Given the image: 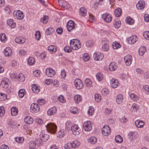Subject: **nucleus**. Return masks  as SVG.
Listing matches in <instances>:
<instances>
[{
	"label": "nucleus",
	"mask_w": 149,
	"mask_h": 149,
	"mask_svg": "<svg viewBox=\"0 0 149 149\" xmlns=\"http://www.w3.org/2000/svg\"><path fill=\"white\" fill-rule=\"evenodd\" d=\"M87 10L84 7H81L80 9V14L83 16H84L86 15Z\"/></svg>",
	"instance_id": "36"
},
{
	"label": "nucleus",
	"mask_w": 149,
	"mask_h": 149,
	"mask_svg": "<svg viewBox=\"0 0 149 149\" xmlns=\"http://www.w3.org/2000/svg\"><path fill=\"white\" fill-rule=\"evenodd\" d=\"M54 31L53 28L50 27L47 29L45 31V33L47 35H49L53 32Z\"/></svg>",
	"instance_id": "39"
},
{
	"label": "nucleus",
	"mask_w": 149,
	"mask_h": 149,
	"mask_svg": "<svg viewBox=\"0 0 149 149\" xmlns=\"http://www.w3.org/2000/svg\"><path fill=\"white\" fill-rule=\"evenodd\" d=\"M17 18L18 19H22L24 17L23 13L20 10H18L16 13Z\"/></svg>",
	"instance_id": "26"
},
{
	"label": "nucleus",
	"mask_w": 149,
	"mask_h": 149,
	"mask_svg": "<svg viewBox=\"0 0 149 149\" xmlns=\"http://www.w3.org/2000/svg\"><path fill=\"white\" fill-rule=\"evenodd\" d=\"M40 70H35L33 72V75L35 77H37L40 76Z\"/></svg>",
	"instance_id": "62"
},
{
	"label": "nucleus",
	"mask_w": 149,
	"mask_h": 149,
	"mask_svg": "<svg viewBox=\"0 0 149 149\" xmlns=\"http://www.w3.org/2000/svg\"><path fill=\"white\" fill-rule=\"evenodd\" d=\"M74 100L75 103H78L79 102H81L82 100L81 96L79 95H76L74 97Z\"/></svg>",
	"instance_id": "28"
},
{
	"label": "nucleus",
	"mask_w": 149,
	"mask_h": 149,
	"mask_svg": "<svg viewBox=\"0 0 149 149\" xmlns=\"http://www.w3.org/2000/svg\"><path fill=\"white\" fill-rule=\"evenodd\" d=\"M46 74L49 77H52L55 74V72L52 68H49L46 70Z\"/></svg>",
	"instance_id": "11"
},
{
	"label": "nucleus",
	"mask_w": 149,
	"mask_h": 149,
	"mask_svg": "<svg viewBox=\"0 0 149 149\" xmlns=\"http://www.w3.org/2000/svg\"><path fill=\"white\" fill-rule=\"evenodd\" d=\"M41 21L44 24L46 23L48 21V17L46 15L44 16L41 19Z\"/></svg>",
	"instance_id": "57"
},
{
	"label": "nucleus",
	"mask_w": 149,
	"mask_h": 149,
	"mask_svg": "<svg viewBox=\"0 0 149 149\" xmlns=\"http://www.w3.org/2000/svg\"><path fill=\"white\" fill-rule=\"evenodd\" d=\"M123 100V96L122 94H119L116 96V102L118 104H120Z\"/></svg>",
	"instance_id": "19"
},
{
	"label": "nucleus",
	"mask_w": 149,
	"mask_h": 149,
	"mask_svg": "<svg viewBox=\"0 0 149 149\" xmlns=\"http://www.w3.org/2000/svg\"><path fill=\"white\" fill-rule=\"evenodd\" d=\"M135 124L136 126L139 128H141L144 125V122L142 120H138L135 121Z\"/></svg>",
	"instance_id": "21"
},
{
	"label": "nucleus",
	"mask_w": 149,
	"mask_h": 149,
	"mask_svg": "<svg viewBox=\"0 0 149 149\" xmlns=\"http://www.w3.org/2000/svg\"><path fill=\"white\" fill-rule=\"evenodd\" d=\"M143 91H146L145 92L147 94H149V86L148 85L144 86L143 87Z\"/></svg>",
	"instance_id": "58"
},
{
	"label": "nucleus",
	"mask_w": 149,
	"mask_h": 149,
	"mask_svg": "<svg viewBox=\"0 0 149 149\" xmlns=\"http://www.w3.org/2000/svg\"><path fill=\"white\" fill-rule=\"evenodd\" d=\"M85 83L86 85L88 87H91L92 86V82L89 79H86L85 80Z\"/></svg>",
	"instance_id": "31"
},
{
	"label": "nucleus",
	"mask_w": 149,
	"mask_h": 149,
	"mask_svg": "<svg viewBox=\"0 0 149 149\" xmlns=\"http://www.w3.org/2000/svg\"><path fill=\"white\" fill-rule=\"evenodd\" d=\"M94 113V110L93 108H90L88 111V113L91 116L93 115Z\"/></svg>",
	"instance_id": "63"
},
{
	"label": "nucleus",
	"mask_w": 149,
	"mask_h": 149,
	"mask_svg": "<svg viewBox=\"0 0 149 149\" xmlns=\"http://www.w3.org/2000/svg\"><path fill=\"white\" fill-rule=\"evenodd\" d=\"M5 113L4 108L3 106L0 107V116L1 117L3 116Z\"/></svg>",
	"instance_id": "59"
},
{
	"label": "nucleus",
	"mask_w": 149,
	"mask_h": 149,
	"mask_svg": "<svg viewBox=\"0 0 149 149\" xmlns=\"http://www.w3.org/2000/svg\"><path fill=\"white\" fill-rule=\"evenodd\" d=\"M97 79L99 81H100L103 79V75L100 73H98L96 75Z\"/></svg>",
	"instance_id": "49"
},
{
	"label": "nucleus",
	"mask_w": 149,
	"mask_h": 149,
	"mask_svg": "<svg viewBox=\"0 0 149 149\" xmlns=\"http://www.w3.org/2000/svg\"><path fill=\"white\" fill-rule=\"evenodd\" d=\"M66 131L64 130H60L58 132V134L59 137H63L66 133Z\"/></svg>",
	"instance_id": "54"
},
{
	"label": "nucleus",
	"mask_w": 149,
	"mask_h": 149,
	"mask_svg": "<svg viewBox=\"0 0 149 149\" xmlns=\"http://www.w3.org/2000/svg\"><path fill=\"white\" fill-rule=\"evenodd\" d=\"M15 139L18 143H22L24 141V138L23 137H16L15 138Z\"/></svg>",
	"instance_id": "46"
},
{
	"label": "nucleus",
	"mask_w": 149,
	"mask_h": 149,
	"mask_svg": "<svg viewBox=\"0 0 149 149\" xmlns=\"http://www.w3.org/2000/svg\"><path fill=\"white\" fill-rule=\"evenodd\" d=\"M70 111L71 112L74 114L77 113H79L78 109L76 107H71Z\"/></svg>",
	"instance_id": "44"
},
{
	"label": "nucleus",
	"mask_w": 149,
	"mask_h": 149,
	"mask_svg": "<svg viewBox=\"0 0 149 149\" xmlns=\"http://www.w3.org/2000/svg\"><path fill=\"white\" fill-rule=\"evenodd\" d=\"M124 60L126 65H129L132 63V57L130 55L128 54L125 57Z\"/></svg>",
	"instance_id": "12"
},
{
	"label": "nucleus",
	"mask_w": 149,
	"mask_h": 149,
	"mask_svg": "<svg viewBox=\"0 0 149 149\" xmlns=\"http://www.w3.org/2000/svg\"><path fill=\"white\" fill-rule=\"evenodd\" d=\"M130 98L133 100L137 101L139 99V97L134 93H131L130 95Z\"/></svg>",
	"instance_id": "41"
},
{
	"label": "nucleus",
	"mask_w": 149,
	"mask_h": 149,
	"mask_svg": "<svg viewBox=\"0 0 149 149\" xmlns=\"http://www.w3.org/2000/svg\"><path fill=\"white\" fill-rule=\"evenodd\" d=\"M146 51V48L145 47H141L139 50V54L142 56L144 53Z\"/></svg>",
	"instance_id": "47"
},
{
	"label": "nucleus",
	"mask_w": 149,
	"mask_h": 149,
	"mask_svg": "<svg viewBox=\"0 0 149 149\" xmlns=\"http://www.w3.org/2000/svg\"><path fill=\"white\" fill-rule=\"evenodd\" d=\"M112 45L113 48L114 49H117L121 47V45L120 43H118L117 42H113Z\"/></svg>",
	"instance_id": "37"
},
{
	"label": "nucleus",
	"mask_w": 149,
	"mask_h": 149,
	"mask_svg": "<svg viewBox=\"0 0 149 149\" xmlns=\"http://www.w3.org/2000/svg\"><path fill=\"white\" fill-rule=\"evenodd\" d=\"M32 90L33 92L36 93H38L40 91L39 87L37 86L35 84L32 85Z\"/></svg>",
	"instance_id": "29"
},
{
	"label": "nucleus",
	"mask_w": 149,
	"mask_h": 149,
	"mask_svg": "<svg viewBox=\"0 0 149 149\" xmlns=\"http://www.w3.org/2000/svg\"><path fill=\"white\" fill-rule=\"evenodd\" d=\"M121 10L120 8L116 9L114 11V14L116 17H120L121 15Z\"/></svg>",
	"instance_id": "32"
},
{
	"label": "nucleus",
	"mask_w": 149,
	"mask_h": 149,
	"mask_svg": "<svg viewBox=\"0 0 149 149\" xmlns=\"http://www.w3.org/2000/svg\"><path fill=\"white\" fill-rule=\"evenodd\" d=\"M73 148H77L80 145V143L78 140H75L72 143Z\"/></svg>",
	"instance_id": "42"
},
{
	"label": "nucleus",
	"mask_w": 149,
	"mask_h": 149,
	"mask_svg": "<svg viewBox=\"0 0 149 149\" xmlns=\"http://www.w3.org/2000/svg\"><path fill=\"white\" fill-rule=\"evenodd\" d=\"M139 108V106L138 105L134 103L132 105V107L130 109V110L131 111H136Z\"/></svg>",
	"instance_id": "38"
},
{
	"label": "nucleus",
	"mask_w": 149,
	"mask_h": 149,
	"mask_svg": "<svg viewBox=\"0 0 149 149\" xmlns=\"http://www.w3.org/2000/svg\"><path fill=\"white\" fill-rule=\"evenodd\" d=\"M83 58L84 61H87L89 59V56L88 54H85L83 55Z\"/></svg>",
	"instance_id": "60"
},
{
	"label": "nucleus",
	"mask_w": 149,
	"mask_h": 149,
	"mask_svg": "<svg viewBox=\"0 0 149 149\" xmlns=\"http://www.w3.org/2000/svg\"><path fill=\"white\" fill-rule=\"evenodd\" d=\"M6 39L7 38L5 34H0V40L2 42H5Z\"/></svg>",
	"instance_id": "43"
},
{
	"label": "nucleus",
	"mask_w": 149,
	"mask_h": 149,
	"mask_svg": "<svg viewBox=\"0 0 149 149\" xmlns=\"http://www.w3.org/2000/svg\"><path fill=\"white\" fill-rule=\"evenodd\" d=\"M111 129L107 125L104 126L102 131V134L105 136H107L110 133Z\"/></svg>",
	"instance_id": "5"
},
{
	"label": "nucleus",
	"mask_w": 149,
	"mask_h": 149,
	"mask_svg": "<svg viewBox=\"0 0 149 149\" xmlns=\"http://www.w3.org/2000/svg\"><path fill=\"white\" fill-rule=\"evenodd\" d=\"M137 40V38L136 36L134 35L130 37L127 39L128 42L131 44H134Z\"/></svg>",
	"instance_id": "14"
},
{
	"label": "nucleus",
	"mask_w": 149,
	"mask_h": 149,
	"mask_svg": "<svg viewBox=\"0 0 149 149\" xmlns=\"http://www.w3.org/2000/svg\"><path fill=\"white\" fill-rule=\"evenodd\" d=\"M117 20L114 24V26L116 28L118 29L120 27L121 24L120 21L118 19Z\"/></svg>",
	"instance_id": "56"
},
{
	"label": "nucleus",
	"mask_w": 149,
	"mask_h": 149,
	"mask_svg": "<svg viewBox=\"0 0 149 149\" xmlns=\"http://www.w3.org/2000/svg\"><path fill=\"white\" fill-rule=\"evenodd\" d=\"M74 22L72 20H69L67 24V28L69 31L74 29Z\"/></svg>",
	"instance_id": "13"
},
{
	"label": "nucleus",
	"mask_w": 149,
	"mask_h": 149,
	"mask_svg": "<svg viewBox=\"0 0 149 149\" xmlns=\"http://www.w3.org/2000/svg\"><path fill=\"white\" fill-rule=\"evenodd\" d=\"M89 141L92 144H95L97 141V139L95 137H91L89 139Z\"/></svg>",
	"instance_id": "61"
},
{
	"label": "nucleus",
	"mask_w": 149,
	"mask_h": 149,
	"mask_svg": "<svg viewBox=\"0 0 149 149\" xmlns=\"http://www.w3.org/2000/svg\"><path fill=\"white\" fill-rule=\"evenodd\" d=\"M74 83L75 87L77 89H81L83 87V84L82 81L79 79H76L74 81Z\"/></svg>",
	"instance_id": "4"
},
{
	"label": "nucleus",
	"mask_w": 149,
	"mask_h": 149,
	"mask_svg": "<svg viewBox=\"0 0 149 149\" xmlns=\"http://www.w3.org/2000/svg\"><path fill=\"white\" fill-rule=\"evenodd\" d=\"M16 42L20 44L24 43L25 42V39L22 37L18 36L15 39Z\"/></svg>",
	"instance_id": "16"
},
{
	"label": "nucleus",
	"mask_w": 149,
	"mask_h": 149,
	"mask_svg": "<svg viewBox=\"0 0 149 149\" xmlns=\"http://www.w3.org/2000/svg\"><path fill=\"white\" fill-rule=\"evenodd\" d=\"M25 93V90L24 89H20L19 91L18 95L20 98L23 97Z\"/></svg>",
	"instance_id": "45"
},
{
	"label": "nucleus",
	"mask_w": 149,
	"mask_h": 149,
	"mask_svg": "<svg viewBox=\"0 0 149 149\" xmlns=\"http://www.w3.org/2000/svg\"><path fill=\"white\" fill-rule=\"evenodd\" d=\"M115 139L116 142L117 143H121L123 141L122 137L119 135L116 136Z\"/></svg>",
	"instance_id": "40"
},
{
	"label": "nucleus",
	"mask_w": 149,
	"mask_h": 149,
	"mask_svg": "<svg viewBox=\"0 0 149 149\" xmlns=\"http://www.w3.org/2000/svg\"><path fill=\"white\" fill-rule=\"evenodd\" d=\"M91 123L90 121H86L83 123V127L85 131H90L92 130Z\"/></svg>",
	"instance_id": "3"
},
{
	"label": "nucleus",
	"mask_w": 149,
	"mask_h": 149,
	"mask_svg": "<svg viewBox=\"0 0 149 149\" xmlns=\"http://www.w3.org/2000/svg\"><path fill=\"white\" fill-rule=\"evenodd\" d=\"M42 137L41 140H43L44 141H47L49 138V136L48 135L46 134L44 135L43 133L40 135V137Z\"/></svg>",
	"instance_id": "48"
},
{
	"label": "nucleus",
	"mask_w": 149,
	"mask_h": 149,
	"mask_svg": "<svg viewBox=\"0 0 149 149\" xmlns=\"http://www.w3.org/2000/svg\"><path fill=\"white\" fill-rule=\"evenodd\" d=\"M56 112V109L55 107H53L48 110L47 113L48 115L52 116L55 114Z\"/></svg>",
	"instance_id": "20"
},
{
	"label": "nucleus",
	"mask_w": 149,
	"mask_h": 149,
	"mask_svg": "<svg viewBox=\"0 0 149 149\" xmlns=\"http://www.w3.org/2000/svg\"><path fill=\"white\" fill-rule=\"evenodd\" d=\"M117 68V67L116 65L115 62H113L110 63L109 67V68L110 70L112 71H114Z\"/></svg>",
	"instance_id": "25"
},
{
	"label": "nucleus",
	"mask_w": 149,
	"mask_h": 149,
	"mask_svg": "<svg viewBox=\"0 0 149 149\" xmlns=\"http://www.w3.org/2000/svg\"><path fill=\"white\" fill-rule=\"evenodd\" d=\"M71 130L74 135H79L80 133V128L77 125H74L71 127Z\"/></svg>",
	"instance_id": "9"
},
{
	"label": "nucleus",
	"mask_w": 149,
	"mask_h": 149,
	"mask_svg": "<svg viewBox=\"0 0 149 149\" xmlns=\"http://www.w3.org/2000/svg\"><path fill=\"white\" fill-rule=\"evenodd\" d=\"M40 107L36 103L32 104L31 106V112L33 113H36L39 111Z\"/></svg>",
	"instance_id": "7"
},
{
	"label": "nucleus",
	"mask_w": 149,
	"mask_h": 149,
	"mask_svg": "<svg viewBox=\"0 0 149 149\" xmlns=\"http://www.w3.org/2000/svg\"><path fill=\"white\" fill-rule=\"evenodd\" d=\"M6 99V94L0 93V100L4 101Z\"/></svg>",
	"instance_id": "55"
},
{
	"label": "nucleus",
	"mask_w": 149,
	"mask_h": 149,
	"mask_svg": "<svg viewBox=\"0 0 149 149\" xmlns=\"http://www.w3.org/2000/svg\"><path fill=\"white\" fill-rule=\"evenodd\" d=\"M144 38L147 40H149V31H145L143 33Z\"/></svg>",
	"instance_id": "52"
},
{
	"label": "nucleus",
	"mask_w": 149,
	"mask_h": 149,
	"mask_svg": "<svg viewBox=\"0 0 149 149\" xmlns=\"http://www.w3.org/2000/svg\"><path fill=\"white\" fill-rule=\"evenodd\" d=\"M58 100L61 103H64L65 102V100L64 99V97L62 95H60L58 97Z\"/></svg>",
	"instance_id": "64"
},
{
	"label": "nucleus",
	"mask_w": 149,
	"mask_h": 149,
	"mask_svg": "<svg viewBox=\"0 0 149 149\" xmlns=\"http://www.w3.org/2000/svg\"><path fill=\"white\" fill-rule=\"evenodd\" d=\"M48 50L53 52H56L57 51L56 47L53 45H50L48 47Z\"/></svg>",
	"instance_id": "27"
},
{
	"label": "nucleus",
	"mask_w": 149,
	"mask_h": 149,
	"mask_svg": "<svg viewBox=\"0 0 149 149\" xmlns=\"http://www.w3.org/2000/svg\"><path fill=\"white\" fill-rule=\"evenodd\" d=\"M126 22L128 24L131 25L134 23V20L130 17H127L126 20Z\"/></svg>",
	"instance_id": "35"
},
{
	"label": "nucleus",
	"mask_w": 149,
	"mask_h": 149,
	"mask_svg": "<svg viewBox=\"0 0 149 149\" xmlns=\"http://www.w3.org/2000/svg\"><path fill=\"white\" fill-rule=\"evenodd\" d=\"M47 131L51 134H54L56 131L57 127L55 124L50 123L46 126Z\"/></svg>",
	"instance_id": "1"
},
{
	"label": "nucleus",
	"mask_w": 149,
	"mask_h": 149,
	"mask_svg": "<svg viewBox=\"0 0 149 149\" xmlns=\"http://www.w3.org/2000/svg\"><path fill=\"white\" fill-rule=\"evenodd\" d=\"M102 17L105 22L107 23L110 22L112 19L111 15L106 13L103 14L102 15Z\"/></svg>",
	"instance_id": "10"
},
{
	"label": "nucleus",
	"mask_w": 149,
	"mask_h": 149,
	"mask_svg": "<svg viewBox=\"0 0 149 149\" xmlns=\"http://www.w3.org/2000/svg\"><path fill=\"white\" fill-rule=\"evenodd\" d=\"M111 86L113 88H116L118 85V81L117 79H112L110 81Z\"/></svg>",
	"instance_id": "17"
},
{
	"label": "nucleus",
	"mask_w": 149,
	"mask_h": 149,
	"mask_svg": "<svg viewBox=\"0 0 149 149\" xmlns=\"http://www.w3.org/2000/svg\"><path fill=\"white\" fill-rule=\"evenodd\" d=\"M18 78L19 79V81L23 82L25 80V77L22 74H19L18 76Z\"/></svg>",
	"instance_id": "51"
},
{
	"label": "nucleus",
	"mask_w": 149,
	"mask_h": 149,
	"mask_svg": "<svg viewBox=\"0 0 149 149\" xmlns=\"http://www.w3.org/2000/svg\"><path fill=\"white\" fill-rule=\"evenodd\" d=\"M10 83L9 79L6 78H4L2 80L0 86L3 88H6L8 86V84Z\"/></svg>",
	"instance_id": "6"
},
{
	"label": "nucleus",
	"mask_w": 149,
	"mask_h": 149,
	"mask_svg": "<svg viewBox=\"0 0 149 149\" xmlns=\"http://www.w3.org/2000/svg\"><path fill=\"white\" fill-rule=\"evenodd\" d=\"M29 148H34L36 146L34 141H31L29 143Z\"/></svg>",
	"instance_id": "53"
},
{
	"label": "nucleus",
	"mask_w": 149,
	"mask_h": 149,
	"mask_svg": "<svg viewBox=\"0 0 149 149\" xmlns=\"http://www.w3.org/2000/svg\"><path fill=\"white\" fill-rule=\"evenodd\" d=\"M65 148L68 149H72L73 148L72 143H68L65 144L64 146Z\"/></svg>",
	"instance_id": "50"
},
{
	"label": "nucleus",
	"mask_w": 149,
	"mask_h": 149,
	"mask_svg": "<svg viewBox=\"0 0 149 149\" xmlns=\"http://www.w3.org/2000/svg\"><path fill=\"white\" fill-rule=\"evenodd\" d=\"M145 6L144 2L143 1H140L136 4L137 8L139 10L143 9L144 8Z\"/></svg>",
	"instance_id": "18"
},
{
	"label": "nucleus",
	"mask_w": 149,
	"mask_h": 149,
	"mask_svg": "<svg viewBox=\"0 0 149 149\" xmlns=\"http://www.w3.org/2000/svg\"><path fill=\"white\" fill-rule=\"evenodd\" d=\"M128 136L130 140H135L137 138V133L135 132H130L128 134Z\"/></svg>",
	"instance_id": "15"
},
{
	"label": "nucleus",
	"mask_w": 149,
	"mask_h": 149,
	"mask_svg": "<svg viewBox=\"0 0 149 149\" xmlns=\"http://www.w3.org/2000/svg\"><path fill=\"white\" fill-rule=\"evenodd\" d=\"M70 46L78 45L77 47H72V49L74 50H77L81 47L80 42L77 39H73L71 40L70 42Z\"/></svg>",
	"instance_id": "2"
},
{
	"label": "nucleus",
	"mask_w": 149,
	"mask_h": 149,
	"mask_svg": "<svg viewBox=\"0 0 149 149\" xmlns=\"http://www.w3.org/2000/svg\"><path fill=\"white\" fill-rule=\"evenodd\" d=\"M106 43H104V44L102 47V50L105 52L108 51L109 49V47L107 44L108 41L106 40Z\"/></svg>",
	"instance_id": "30"
},
{
	"label": "nucleus",
	"mask_w": 149,
	"mask_h": 149,
	"mask_svg": "<svg viewBox=\"0 0 149 149\" xmlns=\"http://www.w3.org/2000/svg\"><path fill=\"white\" fill-rule=\"evenodd\" d=\"M4 53L5 56H9L12 53V50L10 47H7L4 50Z\"/></svg>",
	"instance_id": "22"
},
{
	"label": "nucleus",
	"mask_w": 149,
	"mask_h": 149,
	"mask_svg": "<svg viewBox=\"0 0 149 149\" xmlns=\"http://www.w3.org/2000/svg\"><path fill=\"white\" fill-rule=\"evenodd\" d=\"M103 55L99 52H95L93 56L94 59L97 61H101L103 58Z\"/></svg>",
	"instance_id": "8"
},
{
	"label": "nucleus",
	"mask_w": 149,
	"mask_h": 149,
	"mask_svg": "<svg viewBox=\"0 0 149 149\" xmlns=\"http://www.w3.org/2000/svg\"><path fill=\"white\" fill-rule=\"evenodd\" d=\"M11 114L13 116H16L18 113V110L15 107H12L11 109Z\"/></svg>",
	"instance_id": "34"
},
{
	"label": "nucleus",
	"mask_w": 149,
	"mask_h": 149,
	"mask_svg": "<svg viewBox=\"0 0 149 149\" xmlns=\"http://www.w3.org/2000/svg\"><path fill=\"white\" fill-rule=\"evenodd\" d=\"M34 58L33 57H30L28 59V63L29 65H32L35 63Z\"/></svg>",
	"instance_id": "33"
},
{
	"label": "nucleus",
	"mask_w": 149,
	"mask_h": 149,
	"mask_svg": "<svg viewBox=\"0 0 149 149\" xmlns=\"http://www.w3.org/2000/svg\"><path fill=\"white\" fill-rule=\"evenodd\" d=\"M7 24L12 28H14L16 26V24L14 23L13 19H10L7 21Z\"/></svg>",
	"instance_id": "24"
},
{
	"label": "nucleus",
	"mask_w": 149,
	"mask_h": 149,
	"mask_svg": "<svg viewBox=\"0 0 149 149\" xmlns=\"http://www.w3.org/2000/svg\"><path fill=\"white\" fill-rule=\"evenodd\" d=\"M24 121L28 124H31L33 122V119L29 116H26L24 119Z\"/></svg>",
	"instance_id": "23"
}]
</instances>
